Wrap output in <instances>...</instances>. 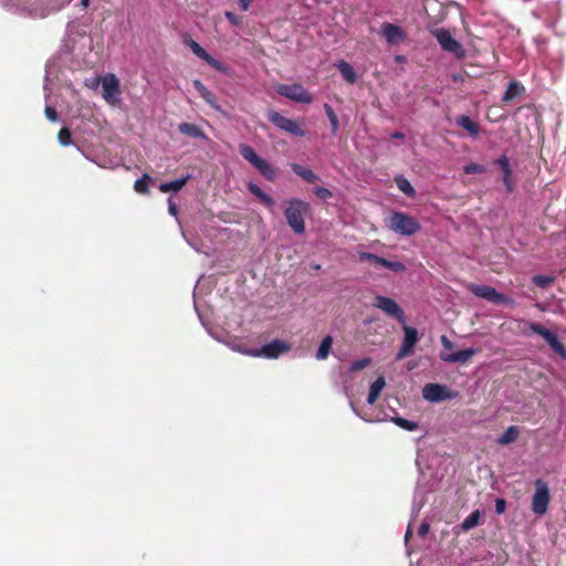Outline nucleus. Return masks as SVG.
<instances>
[{
    "label": "nucleus",
    "mask_w": 566,
    "mask_h": 566,
    "mask_svg": "<svg viewBox=\"0 0 566 566\" xmlns=\"http://www.w3.org/2000/svg\"><path fill=\"white\" fill-rule=\"evenodd\" d=\"M463 171L467 175L483 174L485 172V167L475 163H471L463 167Z\"/></svg>",
    "instance_id": "obj_39"
},
{
    "label": "nucleus",
    "mask_w": 566,
    "mask_h": 566,
    "mask_svg": "<svg viewBox=\"0 0 566 566\" xmlns=\"http://www.w3.org/2000/svg\"><path fill=\"white\" fill-rule=\"evenodd\" d=\"M388 229L395 233L410 237L421 229V224L417 219L408 213L400 211H392L391 214L385 220Z\"/></svg>",
    "instance_id": "obj_2"
},
{
    "label": "nucleus",
    "mask_w": 566,
    "mask_h": 566,
    "mask_svg": "<svg viewBox=\"0 0 566 566\" xmlns=\"http://www.w3.org/2000/svg\"><path fill=\"white\" fill-rule=\"evenodd\" d=\"M178 130L186 136L199 139H207V135L203 130L193 123H181L178 126Z\"/></svg>",
    "instance_id": "obj_22"
},
{
    "label": "nucleus",
    "mask_w": 566,
    "mask_h": 566,
    "mask_svg": "<svg viewBox=\"0 0 566 566\" xmlns=\"http://www.w3.org/2000/svg\"><path fill=\"white\" fill-rule=\"evenodd\" d=\"M189 179H190V175H187L186 177L180 178V179H176V180H172L169 182H163L159 186V191L164 192V193H167L170 191L177 192L186 186V184L189 181Z\"/></svg>",
    "instance_id": "obj_25"
},
{
    "label": "nucleus",
    "mask_w": 566,
    "mask_h": 566,
    "mask_svg": "<svg viewBox=\"0 0 566 566\" xmlns=\"http://www.w3.org/2000/svg\"><path fill=\"white\" fill-rule=\"evenodd\" d=\"M481 514L478 510L473 511L469 516H467L461 523V528L463 531H470L480 523Z\"/></svg>",
    "instance_id": "obj_31"
},
{
    "label": "nucleus",
    "mask_w": 566,
    "mask_h": 566,
    "mask_svg": "<svg viewBox=\"0 0 566 566\" xmlns=\"http://www.w3.org/2000/svg\"><path fill=\"white\" fill-rule=\"evenodd\" d=\"M374 306L381 310L386 315H388L391 318H395L399 323H405L406 321L403 310L395 300L390 297L377 295L374 300Z\"/></svg>",
    "instance_id": "obj_10"
},
{
    "label": "nucleus",
    "mask_w": 566,
    "mask_h": 566,
    "mask_svg": "<svg viewBox=\"0 0 566 566\" xmlns=\"http://www.w3.org/2000/svg\"><path fill=\"white\" fill-rule=\"evenodd\" d=\"M291 169L295 175L304 179L306 182L313 184L319 179V177L312 169L300 164H291Z\"/></svg>",
    "instance_id": "obj_23"
},
{
    "label": "nucleus",
    "mask_w": 566,
    "mask_h": 566,
    "mask_svg": "<svg viewBox=\"0 0 566 566\" xmlns=\"http://www.w3.org/2000/svg\"><path fill=\"white\" fill-rule=\"evenodd\" d=\"M102 88L105 101L112 102L120 93L118 78L112 73L104 75L102 78Z\"/></svg>",
    "instance_id": "obj_17"
},
{
    "label": "nucleus",
    "mask_w": 566,
    "mask_h": 566,
    "mask_svg": "<svg viewBox=\"0 0 566 566\" xmlns=\"http://www.w3.org/2000/svg\"><path fill=\"white\" fill-rule=\"evenodd\" d=\"M457 392L449 390L446 386L440 384H427L422 388V397L430 402H440L452 399Z\"/></svg>",
    "instance_id": "obj_12"
},
{
    "label": "nucleus",
    "mask_w": 566,
    "mask_h": 566,
    "mask_svg": "<svg viewBox=\"0 0 566 566\" xmlns=\"http://www.w3.org/2000/svg\"><path fill=\"white\" fill-rule=\"evenodd\" d=\"M335 65L347 83L354 84L357 81L356 71L348 62L340 60Z\"/></svg>",
    "instance_id": "obj_24"
},
{
    "label": "nucleus",
    "mask_w": 566,
    "mask_h": 566,
    "mask_svg": "<svg viewBox=\"0 0 566 566\" xmlns=\"http://www.w3.org/2000/svg\"><path fill=\"white\" fill-rule=\"evenodd\" d=\"M403 340L402 344L396 355V360H402L403 358L410 356L413 352L416 344L419 340V333L417 328L411 326H403Z\"/></svg>",
    "instance_id": "obj_14"
},
{
    "label": "nucleus",
    "mask_w": 566,
    "mask_h": 566,
    "mask_svg": "<svg viewBox=\"0 0 566 566\" xmlns=\"http://www.w3.org/2000/svg\"><path fill=\"white\" fill-rule=\"evenodd\" d=\"M396 184L398 189L408 197H413L416 195L415 188L405 177H397Z\"/></svg>",
    "instance_id": "obj_34"
},
{
    "label": "nucleus",
    "mask_w": 566,
    "mask_h": 566,
    "mask_svg": "<svg viewBox=\"0 0 566 566\" xmlns=\"http://www.w3.org/2000/svg\"><path fill=\"white\" fill-rule=\"evenodd\" d=\"M432 34L443 51L453 54V56L458 60L465 57L467 52L463 45L451 35L449 30L436 29L432 31Z\"/></svg>",
    "instance_id": "obj_5"
},
{
    "label": "nucleus",
    "mask_w": 566,
    "mask_h": 566,
    "mask_svg": "<svg viewBox=\"0 0 566 566\" xmlns=\"http://www.w3.org/2000/svg\"><path fill=\"white\" fill-rule=\"evenodd\" d=\"M45 116L48 117L49 120L51 122H55L57 120V113L56 111L51 107V106H46L45 107Z\"/></svg>",
    "instance_id": "obj_43"
},
{
    "label": "nucleus",
    "mask_w": 566,
    "mask_h": 566,
    "mask_svg": "<svg viewBox=\"0 0 566 566\" xmlns=\"http://www.w3.org/2000/svg\"><path fill=\"white\" fill-rule=\"evenodd\" d=\"M358 258L360 261H367L377 268L381 266V268H385V269L390 270L396 273L406 271V265L402 262L389 261V260L378 256L374 253L360 252Z\"/></svg>",
    "instance_id": "obj_13"
},
{
    "label": "nucleus",
    "mask_w": 566,
    "mask_h": 566,
    "mask_svg": "<svg viewBox=\"0 0 566 566\" xmlns=\"http://www.w3.org/2000/svg\"><path fill=\"white\" fill-rule=\"evenodd\" d=\"M185 43L187 46L190 48L192 53L203 60L206 63H208L210 66H212L216 70H221V63L216 60L212 55H210L198 42H196L190 36L185 39Z\"/></svg>",
    "instance_id": "obj_16"
},
{
    "label": "nucleus",
    "mask_w": 566,
    "mask_h": 566,
    "mask_svg": "<svg viewBox=\"0 0 566 566\" xmlns=\"http://www.w3.org/2000/svg\"><path fill=\"white\" fill-rule=\"evenodd\" d=\"M240 155L249 161L268 180L273 181L276 178V171L265 159L258 156L255 150L247 144L239 145Z\"/></svg>",
    "instance_id": "obj_3"
},
{
    "label": "nucleus",
    "mask_w": 566,
    "mask_h": 566,
    "mask_svg": "<svg viewBox=\"0 0 566 566\" xmlns=\"http://www.w3.org/2000/svg\"><path fill=\"white\" fill-rule=\"evenodd\" d=\"M91 3V0H81V7L83 9H86Z\"/></svg>",
    "instance_id": "obj_48"
},
{
    "label": "nucleus",
    "mask_w": 566,
    "mask_h": 566,
    "mask_svg": "<svg viewBox=\"0 0 566 566\" xmlns=\"http://www.w3.org/2000/svg\"><path fill=\"white\" fill-rule=\"evenodd\" d=\"M467 287L475 296L486 300L491 303L505 304V305L514 304L513 298L509 297L505 294L497 292L494 287H492L490 285H483V284L479 285V284L470 283V284H468Z\"/></svg>",
    "instance_id": "obj_6"
},
{
    "label": "nucleus",
    "mask_w": 566,
    "mask_h": 566,
    "mask_svg": "<svg viewBox=\"0 0 566 566\" xmlns=\"http://www.w3.org/2000/svg\"><path fill=\"white\" fill-rule=\"evenodd\" d=\"M429 528H430V527H429V524H428V523H426V522H423V523L419 526V530H418V534H419V536L424 537V536L428 534Z\"/></svg>",
    "instance_id": "obj_45"
},
{
    "label": "nucleus",
    "mask_w": 566,
    "mask_h": 566,
    "mask_svg": "<svg viewBox=\"0 0 566 566\" xmlns=\"http://www.w3.org/2000/svg\"><path fill=\"white\" fill-rule=\"evenodd\" d=\"M440 340L446 349L451 350L453 348V343L446 335H442Z\"/></svg>",
    "instance_id": "obj_44"
},
{
    "label": "nucleus",
    "mask_w": 566,
    "mask_h": 566,
    "mask_svg": "<svg viewBox=\"0 0 566 566\" xmlns=\"http://www.w3.org/2000/svg\"><path fill=\"white\" fill-rule=\"evenodd\" d=\"M324 109H325V113H326L328 120L332 125V132H333V134H336V132L338 130V127H339L337 115L334 112V109L332 108V106L327 103L324 104Z\"/></svg>",
    "instance_id": "obj_35"
},
{
    "label": "nucleus",
    "mask_w": 566,
    "mask_h": 566,
    "mask_svg": "<svg viewBox=\"0 0 566 566\" xmlns=\"http://www.w3.org/2000/svg\"><path fill=\"white\" fill-rule=\"evenodd\" d=\"M153 178L148 174H144V176L135 181L134 189L137 193L148 195L149 187L148 184Z\"/></svg>",
    "instance_id": "obj_32"
},
{
    "label": "nucleus",
    "mask_w": 566,
    "mask_h": 566,
    "mask_svg": "<svg viewBox=\"0 0 566 566\" xmlns=\"http://www.w3.org/2000/svg\"><path fill=\"white\" fill-rule=\"evenodd\" d=\"M455 124L467 130L471 137H478L480 134V126L476 122L472 120L468 115H460L455 118Z\"/></svg>",
    "instance_id": "obj_21"
},
{
    "label": "nucleus",
    "mask_w": 566,
    "mask_h": 566,
    "mask_svg": "<svg viewBox=\"0 0 566 566\" xmlns=\"http://www.w3.org/2000/svg\"><path fill=\"white\" fill-rule=\"evenodd\" d=\"M386 386V380L382 376L378 377L370 386L368 397H367V403L374 405L376 400L379 398V395L384 387Z\"/></svg>",
    "instance_id": "obj_26"
},
{
    "label": "nucleus",
    "mask_w": 566,
    "mask_h": 566,
    "mask_svg": "<svg viewBox=\"0 0 566 566\" xmlns=\"http://www.w3.org/2000/svg\"><path fill=\"white\" fill-rule=\"evenodd\" d=\"M554 281H555L554 276H548V275H535V276H533V283L536 286L541 287V289H546L547 286L553 284Z\"/></svg>",
    "instance_id": "obj_36"
},
{
    "label": "nucleus",
    "mask_w": 566,
    "mask_h": 566,
    "mask_svg": "<svg viewBox=\"0 0 566 566\" xmlns=\"http://www.w3.org/2000/svg\"><path fill=\"white\" fill-rule=\"evenodd\" d=\"M224 17L227 18V20L234 27H240L242 24V19L241 17L237 15L234 12L232 11H226L224 12Z\"/></svg>",
    "instance_id": "obj_41"
},
{
    "label": "nucleus",
    "mask_w": 566,
    "mask_h": 566,
    "mask_svg": "<svg viewBox=\"0 0 566 566\" xmlns=\"http://www.w3.org/2000/svg\"><path fill=\"white\" fill-rule=\"evenodd\" d=\"M392 138H398V139L399 138H403V134L400 133V132H396V133L392 134Z\"/></svg>",
    "instance_id": "obj_49"
},
{
    "label": "nucleus",
    "mask_w": 566,
    "mask_h": 566,
    "mask_svg": "<svg viewBox=\"0 0 566 566\" xmlns=\"http://www.w3.org/2000/svg\"><path fill=\"white\" fill-rule=\"evenodd\" d=\"M276 92L296 103L311 104L313 102L312 94L300 83L280 84Z\"/></svg>",
    "instance_id": "obj_7"
},
{
    "label": "nucleus",
    "mask_w": 566,
    "mask_h": 566,
    "mask_svg": "<svg viewBox=\"0 0 566 566\" xmlns=\"http://www.w3.org/2000/svg\"><path fill=\"white\" fill-rule=\"evenodd\" d=\"M168 211H169V213H170V214H172V216H177V213H178V208H177L176 203H175V202H172V200H170V199H169V207H168Z\"/></svg>",
    "instance_id": "obj_47"
},
{
    "label": "nucleus",
    "mask_w": 566,
    "mask_h": 566,
    "mask_svg": "<svg viewBox=\"0 0 566 566\" xmlns=\"http://www.w3.org/2000/svg\"><path fill=\"white\" fill-rule=\"evenodd\" d=\"M290 350V345L281 339H274L269 344L263 345L260 349H250L244 350L249 356L252 357H265L270 359H275L280 357V355Z\"/></svg>",
    "instance_id": "obj_8"
},
{
    "label": "nucleus",
    "mask_w": 566,
    "mask_h": 566,
    "mask_svg": "<svg viewBox=\"0 0 566 566\" xmlns=\"http://www.w3.org/2000/svg\"><path fill=\"white\" fill-rule=\"evenodd\" d=\"M193 87L207 104H209L214 109L220 111V105L217 103L214 94L211 93L200 80L193 81Z\"/></svg>",
    "instance_id": "obj_20"
},
{
    "label": "nucleus",
    "mask_w": 566,
    "mask_h": 566,
    "mask_svg": "<svg viewBox=\"0 0 566 566\" xmlns=\"http://www.w3.org/2000/svg\"><path fill=\"white\" fill-rule=\"evenodd\" d=\"M475 353H476L475 349L467 348V349H462V350H459L453 354L441 353L440 358H441V360L447 361V363L464 364V363L469 361Z\"/></svg>",
    "instance_id": "obj_19"
},
{
    "label": "nucleus",
    "mask_w": 566,
    "mask_h": 566,
    "mask_svg": "<svg viewBox=\"0 0 566 566\" xmlns=\"http://www.w3.org/2000/svg\"><path fill=\"white\" fill-rule=\"evenodd\" d=\"M57 139L62 146H70L72 144L71 130L67 127L61 128L57 134Z\"/></svg>",
    "instance_id": "obj_38"
},
{
    "label": "nucleus",
    "mask_w": 566,
    "mask_h": 566,
    "mask_svg": "<svg viewBox=\"0 0 566 566\" xmlns=\"http://www.w3.org/2000/svg\"><path fill=\"white\" fill-rule=\"evenodd\" d=\"M252 0H239V6L242 11H247L250 8Z\"/></svg>",
    "instance_id": "obj_46"
},
{
    "label": "nucleus",
    "mask_w": 566,
    "mask_h": 566,
    "mask_svg": "<svg viewBox=\"0 0 566 566\" xmlns=\"http://www.w3.org/2000/svg\"><path fill=\"white\" fill-rule=\"evenodd\" d=\"M370 364H371V358H369V357L354 360L349 367V371H352V373L360 371V370L365 369L366 367H368Z\"/></svg>",
    "instance_id": "obj_37"
},
{
    "label": "nucleus",
    "mask_w": 566,
    "mask_h": 566,
    "mask_svg": "<svg viewBox=\"0 0 566 566\" xmlns=\"http://www.w3.org/2000/svg\"><path fill=\"white\" fill-rule=\"evenodd\" d=\"M248 189L251 193H253L262 205H264L268 208H272L275 202L272 197H270L268 193H265L258 185L250 182L248 185Z\"/></svg>",
    "instance_id": "obj_27"
},
{
    "label": "nucleus",
    "mask_w": 566,
    "mask_h": 566,
    "mask_svg": "<svg viewBox=\"0 0 566 566\" xmlns=\"http://www.w3.org/2000/svg\"><path fill=\"white\" fill-rule=\"evenodd\" d=\"M494 164L497 165L503 172L502 179L507 192H512L514 189V181L512 179L513 172L509 158L506 156H501L494 160Z\"/></svg>",
    "instance_id": "obj_18"
},
{
    "label": "nucleus",
    "mask_w": 566,
    "mask_h": 566,
    "mask_svg": "<svg viewBox=\"0 0 566 566\" xmlns=\"http://www.w3.org/2000/svg\"><path fill=\"white\" fill-rule=\"evenodd\" d=\"M520 430L516 426H510L497 439V443L506 446L517 440Z\"/></svg>",
    "instance_id": "obj_28"
},
{
    "label": "nucleus",
    "mask_w": 566,
    "mask_h": 566,
    "mask_svg": "<svg viewBox=\"0 0 566 566\" xmlns=\"http://www.w3.org/2000/svg\"><path fill=\"white\" fill-rule=\"evenodd\" d=\"M410 535H411V531H410V528L408 527V530H407V532H406V535H405L406 539H407Z\"/></svg>",
    "instance_id": "obj_50"
},
{
    "label": "nucleus",
    "mask_w": 566,
    "mask_h": 566,
    "mask_svg": "<svg viewBox=\"0 0 566 566\" xmlns=\"http://www.w3.org/2000/svg\"><path fill=\"white\" fill-rule=\"evenodd\" d=\"M269 120L280 129L294 136L303 137L305 132L300 127L296 120L287 118L276 111L269 112Z\"/></svg>",
    "instance_id": "obj_11"
},
{
    "label": "nucleus",
    "mask_w": 566,
    "mask_h": 566,
    "mask_svg": "<svg viewBox=\"0 0 566 566\" xmlns=\"http://www.w3.org/2000/svg\"><path fill=\"white\" fill-rule=\"evenodd\" d=\"M523 86L520 85L517 82H511L509 86L506 87L504 95L502 97V101L504 103H509L512 99H514L516 96L521 95L523 92Z\"/></svg>",
    "instance_id": "obj_30"
},
{
    "label": "nucleus",
    "mask_w": 566,
    "mask_h": 566,
    "mask_svg": "<svg viewBox=\"0 0 566 566\" xmlns=\"http://www.w3.org/2000/svg\"><path fill=\"white\" fill-rule=\"evenodd\" d=\"M313 191L322 200H327L333 197L332 191L325 187H315Z\"/></svg>",
    "instance_id": "obj_40"
},
{
    "label": "nucleus",
    "mask_w": 566,
    "mask_h": 566,
    "mask_svg": "<svg viewBox=\"0 0 566 566\" xmlns=\"http://www.w3.org/2000/svg\"><path fill=\"white\" fill-rule=\"evenodd\" d=\"M380 33L390 45L399 44L406 40L402 28L390 22H384L380 25Z\"/></svg>",
    "instance_id": "obj_15"
},
{
    "label": "nucleus",
    "mask_w": 566,
    "mask_h": 566,
    "mask_svg": "<svg viewBox=\"0 0 566 566\" xmlns=\"http://www.w3.org/2000/svg\"><path fill=\"white\" fill-rule=\"evenodd\" d=\"M506 510V501L502 497L495 500V512L500 515Z\"/></svg>",
    "instance_id": "obj_42"
},
{
    "label": "nucleus",
    "mask_w": 566,
    "mask_h": 566,
    "mask_svg": "<svg viewBox=\"0 0 566 566\" xmlns=\"http://www.w3.org/2000/svg\"><path fill=\"white\" fill-rule=\"evenodd\" d=\"M310 212L311 206L308 202L298 198L287 201L284 217L295 234H303L305 232V216L310 214Z\"/></svg>",
    "instance_id": "obj_1"
},
{
    "label": "nucleus",
    "mask_w": 566,
    "mask_h": 566,
    "mask_svg": "<svg viewBox=\"0 0 566 566\" xmlns=\"http://www.w3.org/2000/svg\"><path fill=\"white\" fill-rule=\"evenodd\" d=\"M535 492L532 496V511L535 515L542 516L547 513L551 503L549 488L546 481L537 479L534 482Z\"/></svg>",
    "instance_id": "obj_4"
},
{
    "label": "nucleus",
    "mask_w": 566,
    "mask_h": 566,
    "mask_svg": "<svg viewBox=\"0 0 566 566\" xmlns=\"http://www.w3.org/2000/svg\"><path fill=\"white\" fill-rule=\"evenodd\" d=\"M332 346H333V337L331 335L325 336L322 339L321 345L317 349L316 358L318 360L326 359L331 353Z\"/></svg>",
    "instance_id": "obj_29"
},
{
    "label": "nucleus",
    "mask_w": 566,
    "mask_h": 566,
    "mask_svg": "<svg viewBox=\"0 0 566 566\" xmlns=\"http://www.w3.org/2000/svg\"><path fill=\"white\" fill-rule=\"evenodd\" d=\"M528 328L533 333L542 336L549 345V347L562 358H566V348L554 332L545 328L538 323H530Z\"/></svg>",
    "instance_id": "obj_9"
},
{
    "label": "nucleus",
    "mask_w": 566,
    "mask_h": 566,
    "mask_svg": "<svg viewBox=\"0 0 566 566\" xmlns=\"http://www.w3.org/2000/svg\"><path fill=\"white\" fill-rule=\"evenodd\" d=\"M391 421L398 426L399 428L407 430V431H415L418 429L419 424L418 422L405 419L402 417L396 416L391 418Z\"/></svg>",
    "instance_id": "obj_33"
}]
</instances>
